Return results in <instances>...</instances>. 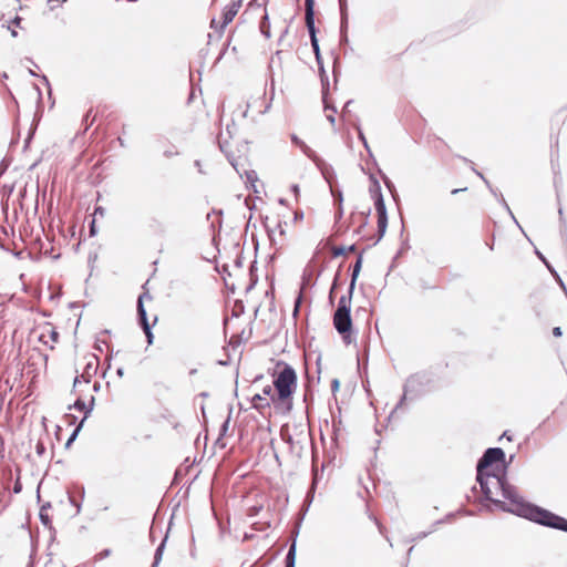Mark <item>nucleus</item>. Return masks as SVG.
I'll list each match as a JSON object with an SVG mask.
<instances>
[{
  "instance_id": "obj_1",
  "label": "nucleus",
  "mask_w": 567,
  "mask_h": 567,
  "mask_svg": "<svg viewBox=\"0 0 567 567\" xmlns=\"http://www.w3.org/2000/svg\"><path fill=\"white\" fill-rule=\"evenodd\" d=\"M501 496L509 502L507 511L526 517L538 524L567 532V519L549 511L530 505L524 501L517 489L507 482Z\"/></svg>"
},
{
  "instance_id": "obj_2",
  "label": "nucleus",
  "mask_w": 567,
  "mask_h": 567,
  "mask_svg": "<svg viewBox=\"0 0 567 567\" xmlns=\"http://www.w3.org/2000/svg\"><path fill=\"white\" fill-rule=\"evenodd\" d=\"M275 392L271 396L274 403L286 405L292 404V395L297 388V373L292 367L285 362H278L272 373Z\"/></svg>"
},
{
  "instance_id": "obj_3",
  "label": "nucleus",
  "mask_w": 567,
  "mask_h": 567,
  "mask_svg": "<svg viewBox=\"0 0 567 567\" xmlns=\"http://www.w3.org/2000/svg\"><path fill=\"white\" fill-rule=\"evenodd\" d=\"M351 295L341 296L338 301L337 310L333 315V326L341 336L344 343L350 344L354 338L352 336V319L350 316Z\"/></svg>"
},
{
  "instance_id": "obj_4",
  "label": "nucleus",
  "mask_w": 567,
  "mask_h": 567,
  "mask_svg": "<svg viewBox=\"0 0 567 567\" xmlns=\"http://www.w3.org/2000/svg\"><path fill=\"white\" fill-rule=\"evenodd\" d=\"M477 481L486 499L495 504L503 503V501L499 498L506 483L503 476L496 474L495 472H487L483 473L482 475L477 473Z\"/></svg>"
},
{
  "instance_id": "obj_5",
  "label": "nucleus",
  "mask_w": 567,
  "mask_h": 567,
  "mask_svg": "<svg viewBox=\"0 0 567 567\" xmlns=\"http://www.w3.org/2000/svg\"><path fill=\"white\" fill-rule=\"evenodd\" d=\"M504 456L505 454L502 449H488L478 461L477 473L482 475L483 473L494 472V465L499 467V463L503 462Z\"/></svg>"
},
{
  "instance_id": "obj_6",
  "label": "nucleus",
  "mask_w": 567,
  "mask_h": 567,
  "mask_svg": "<svg viewBox=\"0 0 567 567\" xmlns=\"http://www.w3.org/2000/svg\"><path fill=\"white\" fill-rule=\"evenodd\" d=\"M241 4L240 2L231 1L229 4H227L220 14L219 19H212L210 21V28L218 31L220 34L224 32L225 28L234 20V18L239 12Z\"/></svg>"
},
{
  "instance_id": "obj_7",
  "label": "nucleus",
  "mask_w": 567,
  "mask_h": 567,
  "mask_svg": "<svg viewBox=\"0 0 567 567\" xmlns=\"http://www.w3.org/2000/svg\"><path fill=\"white\" fill-rule=\"evenodd\" d=\"M85 368L80 377H76L73 382V391H76L82 385H87L91 381V378L95 375L99 367V361L95 355H89L85 358Z\"/></svg>"
},
{
  "instance_id": "obj_8",
  "label": "nucleus",
  "mask_w": 567,
  "mask_h": 567,
  "mask_svg": "<svg viewBox=\"0 0 567 567\" xmlns=\"http://www.w3.org/2000/svg\"><path fill=\"white\" fill-rule=\"evenodd\" d=\"M374 205L378 216V231L379 236L382 237L385 233L386 226H388V216H386V209L385 204L383 200V197L380 192V187L377 185V189L374 192Z\"/></svg>"
},
{
  "instance_id": "obj_9",
  "label": "nucleus",
  "mask_w": 567,
  "mask_h": 567,
  "mask_svg": "<svg viewBox=\"0 0 567 567\" xmlns=\"http://www.w3.org/2000/svg\"><path fill=\"white\" fill-rule=\"evenodd\" d=\"M59 340V333L55 328L50 323H44L39 328V341L45 346H49L51 349L54 348V344Z\"/></svg>"
},
{
  "instance_id": "obj_10",
  "label": "nucleus",
  "mask_w": 567,
  "mask_h": 567,
  "mask_svg": "<svg viewBox=\"0 0 567 567\" xmlns=\"http://www.w3.org/2000/svg\"><path fill=\"white\" fill-rule=\"evenodd\" d=\"M306 25L310 34L311 45L313 49V52L316 54V58L319 60L320 58V51H319V43L317 39V30L315 27V17H305Z\"/></svg>"
},
{
  "instance_id": "obj_11",
  "label": "nucleus",
  "mask_w": 567,
  "mask_h": 567,
  "mask_svg": "<svg viewBox=\"0 0 567 567\" xmlns=\"http://www.w3.org/2000/svg\"><path fill=\"white\" fill-rule=\"evenodd\" d=\"M74 392L78 393L79 396L75 400V402L73 404V408L79 410V411H84V417L83 419L85 420L87 417V415L90 414V412L92 411V409H93L94 398H91L90 404L86 405L85 402L81 399L82 390L79 388Z\"/></svg>"
},
{
  "instance_id": "obj_12",
  "label": "nucleus",
  "mask_w": 567,
  "mask_h": 567,
  "mask_svg": "<svg viewBox=\"0 0 567 567\" xmlns=\"http://www.w3.org/2000/svg\"><path fill=\"white\" fill-rule=\"evenodd\" d=\"M361 266H362V256H359V258L353 267V271H352L351 284H350V295L352 293V290L354 288L357 278L361 270Z\"/></svg>"
},
{
  "instance_id": "obj_13",
  "label": "nucleus",
  "mask_w": 567,
  "mask_h": 567,
  "mask_svg": "<svg viewBox=\"0 0 567 567\" xmlns=\"http://www.w3.org/2000/svg\"><path fill=\"white\" fill-rule=\"evenodd\" d=\"M259 29H260V32L267 38L269 39L270 38V23H269V17H268V13L265 12V14L262 16V19L260 21V25H259Z\"/></svg>"
},
{
  "instance_id": "obj_14",
  "label": "nucleus",
  "mask_w": 567,
  "mask_h": 567,
  "mask_svg": "<svg viewBox=\"0 0 567 567\" xmlns=\"http://www.w3.org/2000/svg\"><path fill=\"white\" fill-rule=\"evenodd\" d=\"M296 560V546L295 544L290 546L289 551L286 556V567H295Z\"/></svg>"
},
{
  "instance_id": "obj_15",
  "label": "nucleus",
  "mask_w": 567,
  "mask_h": 567,
  "mask_svg": "<svg viewBox=\"0 0 567 567\" xmlns=\"http://www.w3.org/2000/svg\"><path fill=\"white\" fill-rule=\"evenodd\" d=\"M350 251H354V246L350 247H333L332 254L334 257L347 255Z\"/></svg>"
},
{
  "instance_id": "obj_16",
  "label": "nucleus",
  "mask_w": 567,
  "mask_h": 567,
  "mask_svg": "<svg viewBox=\"0 0 567 567\" xmlns=\"http://www.w3.org/2000/svg\"><path fill=\"white\" fill-rule=\"evenodd\" d=\"M143 329H144V334L146 336L147 338V342L150 344L153 343V332L151 331L150 329V326H148V322H147V319H146V313L144 312V326H143Z\"/></svg>"
},
{
  "instance_id": "obj_17",
  "label": "nucleus",
  "mask_w": 567,
  "mask_h": 567,
  "mask_svg": "<svg viewBox=\"0 0 567 567\" xmlns=\"http://www.w3.org/2000/svg\"><path fill=\"white\" fill-rule=\"evenodd\" d=\"M306 17H315V0H306Z\"/></svg>"
},
{
  "instance_id": "obj_18",
  "label": "nucleus",
  "mask_w": 567,
  "mask_h": 567,
  "mask_svg": "<svg viewBox=\"0 0 567 567\" xmlns=\"http://www.w3.org/2000/svg\"><path fill=\"white\" fill-rule=\"evenodd\" d=\"M136 315L137 321L142 326V293H140L136 299Z\"/></svg>"
},
{
  "instance_id": "obj_19",
  "label": "nucleus",
  "mask_w": 567,
  "mask_h": 567,
  "mask_svg": "<svg viewBox=\"0 0 567 567\" xmlns=\"http://www.w3.org/2000/svg\"><path fill=\"white\" fill-rule=\"evenodd\" d=\"M257 101H260V102H261V104L264 105V109L258 110V113L264 114V113L269 109V104H266V97H265V94H261L260 96H258L257 99H255V100H254V103H256Z\"/></svg>"
},
{
  "instance_id": "obj_20",
  "label": "nucleus",
  "mask_w": 567,
  "mask_h": 567,
  "mask_svg": "<svg viewBox=\"0 0 567 567\" xmlns=\"http://www.w3.org/2000/svg\"><path fill=\"white\" fill-rule=\"evenodd\" d=\"M84 422V419H82V421L80 422V424L75 427V430L73 431L72 435L70 436V439L68 440L66 442V445L69 446L76 437V435L79 434L80 430H81V426Z\"/></svg>"
},
{
  "instance_id": "obj_21",
  "label": "nucleus",
  "mask_w": 567,
  "mask_h": 567,
  "mask_svg": "<svg viewBox=\"0 0 567 567\" xmlns=\"http://www.w3.org/2000/svg\"><path fill=\"white\" fill-rule=\"evenodd\" d=\"M553 334H554L555 337H560V336H561V330H560V328H559V327H555V328L553 329Z\"/></svg>"
},
{
  "instance_id": "obj_22",
  "label": "nucleus",
  "mask_w": 567,
  "mask_h": 567,
  "mask_svg": "<svg viewBox=\"0 0 567 567\" xmlns=\"http://www.w3.org/2000/svg\"><path fill=\"white\" fill-rule=\"evenodd\" d=\"M94 215H100V216H103L104 215V209L102 207H96L95 210H94Z\"/></svg>"
},
{
  "instance_id": "obj_23",
  "label": "nucleus",
  "mask_w": 567,
  "mask_h": 567,
  "mask_svg": "<svg viewBox=\"0 0 567 567\" xmlns=\"http://www.w3.org/2000/svg\"><path fill=\"white\" fill-rule=\"evenodd\" d=\"M73 419H74V416H73L72 414H66V415H65V421H66L68 423H70V424L72 423Z\"/></svg>"
},
{
  "instance_id": "obj_24",
  "label": "nucleus",
  "mask_w": 567,
  "mask_h": 567,
  "mask_svg": "<svg viewBox=\"0 0 567 567\" xmlns=\"http://www.w3.org/2000/svg\"><path fill=\"white\" fill-rule=\"evenodd\" d=\"M338 388H339V381L338 380H333V382H332V390L337 391Z\"/></svg>"
},
{
  "instance_id": "obj_25",
  "label": "nucleus",
  "mask_w": 567,
  "mask_h": 567,
  "mask_svg": "<svg viewBox=\"0 0 567 567\" xmlns=\"http://www.w3.org/2000/svg\"><path fill=\"white\" fill-rule=\"evenodd\" d=\"M264 393H265V394H268V395H269V394H271V395L274 394V393H272V390H271V388H270V386L265 388V389H264Z\"/></svg>"
},
{
  "instance_id": "obj_26",
  "label": "nucleus",
  "mask_w": 567,
  "mask_h": 567,
  "mask_svg": "<svg viewBox=\"0 0 567 567\" xmlns=\"http://www.w3.org/2000/svg\"><path fill=\"white\" fill-rule=\"evenodd\" d=\"M91 234L94 235L95 234V225H94V220L92 221V225H91Z\"/></svg>"
},
{
  "instance_id": "obj_27",
  "label": "nucleus",
  "mask_w": 567,
  "mask_h": 567,
  "mask_svg": "<svg viewBox=\"0 0 567 567\" xmlns=\"http://www.w3.org/2000/svg\"><path fill=\"white\" fill-rule=\"evenodd\" d=\"M132 441H126L124 444H125V447L126 449H130L132 446Z\"/></svg>"
},
{
  "instance_id": "obj_28",
  "label": "nucleus",
  "mask_w": 567,
  "mask_h": 567,
  "mask_svg": "<svg viewBox=\"0 0 567 567\" xmlns=\"http://www.w3.org/2000/svg\"><path fill=\"white\" fill-rule=\"evenodd\" d=\"M20 21H21V19L19 17H17L13 22L18 25L20 23Z\"/></svg>"
},
{
  "instance_id": "obj_29",
  "label": "nucleus",
  "mask_w": 567,
  "mask_h": 567,
  "mask_svg": "<svg viewBox=\"0 0 567 567\" xmlns=\"http://www.w3.org/2000/svg\"><path fill=\"white\" fill-rule=\"evenodd\" d=\"M256 400H257V401H260V400H261V396H260L259 394L255 395V396H254V401H256Z\"/></svg>"
},
{
  "instance_id": "obj_30",
  "label": "nucleus",
  "mask_w": 567,
  "mask_h": 567,
  "mask_svg": "<svg viewBox=\"0 0 567 567\" xmlns=\"http://www.w3.org/2000/svg\"><path fill=\"white\" fill-rule=\"evenodd\" d=\"M93 388H94L95 391H97L99 388H100V384L96 382V383H94Z\"/></svg>"
},
{
  "instance_id": "obj_31",
  "label": "nucleus",
  "mask_w": 567,
  "mask_h": 567,
  "mask_svg": "<svg viewBox=\"0 0 567 567\" xmlns=\"http://www.w3.org/2000/svg\"><path fill=\"white\" fill-rule=\"evenodd\" d=\"M159 555H161V547L156 549V559L158 558Z\"/></svg>"
},
{
  "instance_id": "obj_32",
  "label": "nucleus",
  "mask_w": 567,
  "mask_h": 567,
  "mask_svg": "<svg viewBox=\"0 0 567 567\" xmlns=\"http://www.w3.org/2000/svg\"><path fill=\"white\" fill-rule=\"evenodd\" d=\"M461 190H465V188H463V189H453V190H452V194H456V193H458V192H461Z\"/></svg>"
},
{
  "instance_id": "obj_33",
  "label": "nucleus",
  "mask_w": 567,
  "mask_h": 567,
  "mask_svg": "<svg viewBox=\"0 0 567 567\" xmlns=\"http://www.w3.org/2000/svg\"><path fill=\"white\" fill-rule=\"evenodd\" d=\"M247 107H248V109L246 110L245 115H247V112H248V111H249V109L251 107V104H250V103H249V104H247Z\"/></svg>"
},
{
  "instance_id": "obj_34",
  "label": "nucleus",
  "mask_w": 567,
  "mask_h": 567,
  "mask_svg": "<svg viewBox=\"0 0 567 567\" xmlns=\"http://www.w3.org/2000/svg\"><path fill=\"white\" fill-rule=\"evenodd\" d=\"M11 34H12V37H17V34H18V33H17V31H16V30H12V31H11Z\"/></svg>"
},
{
  "instance_id": "obj_35",
  "label": "nucleus",
  "mask_w": 567,
  "mask_h": 567,
  "mask_svg": "<svg viewBox=\"0 0 567 567\" xmlns=\"http://www.w3.org/2000/svg\"><path fill=\"white\" fill-rule=\"evenodd\" d=\"M117 374H118V375H123V370H122V369H118V370H117Z\"/></svg>"
},
{
  "instance_id": "obj_36",
  "label": "nucleus",
  "mask_w": 567,
  "mask_h": 567,
  "mask_svg": "<svg viewBox=\"0 0 567 567\" xmlns=\"http://www.w3.org/2000/svg\"><path fill=\"white\" fill-rule=\"evenodd\" d=\"M107 555H109V550H105L103 554H101V557L107 556Z\"/></svg>"
}]
</instances>
